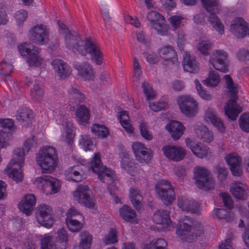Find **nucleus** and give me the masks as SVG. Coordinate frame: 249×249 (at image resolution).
<instances>
[{
	"instance_id": "obj_1",
	"label": "nucleus",
	"mask_w": 249,
	"mask_h": 249,
	"mask_svg": "<svg viewBox=\"0 0 249 249\" xmlns=\"http://www.w3.org/2000/svg\"><path fill=\"white\" fill-rule=\"evenodd\" d=\"M57 24L60 34L64 36L65 44L67 49L83 56L89 54L91 61L96 64L100 65L102 64L103 54L97 40L89 37L84 40L76 33L72 34L61 21L58 20Z\"/></svg>"
},
{
	"instance_id": "obj_2",
	"label": "nucleus",
	"mask_w": 249,
	"mask_h": 249,
	"mask_svg": "<svg viewBox=\"0 0 249 249\" xmlns=\"http://www.w3.org/2000/svg\"><path fill=\"white\" fill-rule=\"evenodd\" d=\"M34 142L33 139H27L22 148H17L14 151V157L7 165L5 171L9 177L16 182L22 180L23 175L21 170L24 162L25 152L28 153Z\"/></svg>"
},
{
	"instance_id": "obj_3",
	"label": "nucleus",
	"mask_w": 249,
	"mask_h": 249,
	"mask_svg": "<svg viewBox=\"0 0 249 249\" xmlns=\"http://www.w3.org/2000/svg\"><path fill=\"white\" fill-rule=\"evenodd\" d=\"M224 78L225 79V87L228 89V92L231 97V99L228 101L225 107V112L226 115L230 119L234 121L242 111V107L237 105L236 102L238 99V85L234 83L230 75H225Z\"/></svg>"
},
{
	"instance_id": "obj_4",
	"label": "nucleus",
	"mask_w": 249,
	"mask_h": 249,
	"mask_svg": "<svg viewBox=\"0 0 249 249\" xmlns=\"http://www.w3.org/2000/svg\"><path fill=\"white\" fill-rule=\"evenodd\" d=\"M36 161L44 173L53 172L57 165L58 158L54 148L46 146L40 149L36 157Z\"/></svg>"
},
{
	"instance_id": "obj_5",
	"label": "nucleus",
	"mask_w": 249,
	"mask_h": 249,
	"mask_svg": "<svg viewBox=\"0 0 249 249\" xmlns=\"http://www.w3.org/2000/svg\"><path fill=\"white\" fill-rule=\"evenodd\" d=\"M89 171H91L98 175L99 179L103 183L109 184L114 180V172L110 168L103 166L100 154L95 153L89 163Z\"/></svg>"
},
{
	"instance_id": "obj_6",
	"label": "nucleus",
	"mask_w": 249,
	"mask_h": 249,
	"mask_svg": "<svg viewBox=\"0 0 249 249\" xmlns=\"http://www.w3.org/2000/svg\"><path fill=\"white\" fill-rule=\"evenodd\" d=\"M176 233L183 242H192L197 236H200L203 233V226L197 223L194 228L185 222L180 220L177 225Z\"/></svg>"
},
{
	"instance_id": "obj_7",
	"label": "nucleus",
	"mask_w": 249,
	"mask_h": 249,
	"mask_svg": "<svg viewBox=\"0 0 249 249\" xmlns=\"http://www.w3.org/2000/svg\"><path fill=\"white\" fill-rule=\"evenodd\" d=\"M202 7L210 13L208 21L212 26L222 35L224 32V26L219 18L216 15L221 9L219 0H200Z\"/></svg>"
},
{
	"instance_id": "obj_8",
	"label": "nucleus",
	"mask_w": 249,
	"mask_h": 249,
	"mask_svg": "<svg viewBox=\"0 0 249 249\" xmlns=\"http://www.w3.org/2000/svg\"><path fill=\"white\" fill-rule=\"evenodd\" d=\"M53 112L56 116L57 124L64 127L66 140L67 142L70 144L74 137L75 133L74 127L70 114L66 112L64 108L56 109Z\"/></svg>"
},
{
	"instance_id": "obj_9",
	"label": "nucleus",
	"mask_w": 249,
	"mask_h": 249,
	"mask_svg": "<svg viewBox=\"0 0 249 249\" xmlns=\"http://www.w3.org/2000/svg\"><path fill=\"white\" fill-rule=\"evenodd\" d=\"M194 173L196 185L200 189L208 191L213 188L214 181L207 169L197 166L195 168Z\"/></svg>"
},
{
	"instance_id": "obj_10",
	"label": "nucleus",
	"mask_w": 249,
	"mask_h": 249,
	"mask_svg": "<svg viewBox=\"0 0 249 249\" xmlns=\"http://www.w3.org/2000/svg\"><path fill=\"white\" fill-rule=\"evenodd\" d=\"M155 191L160 199L166 205H171L175 198V193L173 186L166 180L158 181L155 185Z\"/></svg>"
},
{
	"instance_id": "obj_11",
	"label": "nucleus",
	"mask_w": 249,
	"mask_h": 249,
	"mask_svg": "<svg viewBox=\"0 0 249 249\" xmlns=\"http://www.w3.org/2000/svg\"><path fill=\"white\" fill-rule=\"evenodd\" d=\"M35 183L39 184L42 191L46 195L55 194L59 192L61 183L60 181L50 176H42L36 178Z\"/></svg>"
},
{
	"instance_id": "obj_12",
	"label": "nucleus",
	"mask_w": 249,
	"mask_h": 249,
	"mask_svg": "<svg viewBox=\"0 0 249 249\" xmlns=\"http://www.w3.org/2000/svg\"><path fill=\"white\" fill-rule=\"evenodd\" d=\"M181 112L189 117H193L197 112V103L190 95H182L177 99Z\"/></svg>"
},
{
	"instance_id": "obj_13",
	"label": "nucleus",
	"mask_w": 249,
	"mask_h": 249,
	"mask_svg": "<svg viewBox=\"0 0 249 249\" xmlns=\"http://www.w3.org/2000/svg\"><path fill=\"white\" fill-rule=\"evenodd\" d=\"M36 216L37 222L47 228H50L54 222L52 208L45 204H41L37 207Z\"/></svg>"
},
{
	"instance_id": "obj_14",
	"label": "nucleus",
	"mask_w": 249,
	"mask_h": 249,
	"mask_svg": "<svg viewBox=\"0 0 249 249\" xmlns=\"http://www.w3.org/2000/svg\"><path fill=\"white\" fill-rule=\"evenodd\" d=\"M228 54L223 50H215L210 58L209 62L213 68L221 72L228 71Z\"/></svg>"
},
{
	"instance_id": "obj_15",
	"label": "nucleus",
	"mask_w": 249,
	"mask_h": 249,
	"mask_svg": "<svg viewBox=\"0 0 249 249\" xmlns=\"http://www.w3.org/2000/svg\"><path fill=\"white\" fill-rule=\"evenodd\" d=\"M147 18L150 22L151 27L161 36L167 35L169 27L167 25L162 24L160 21L164 20V17L157 11H152L148 13Z\"/></svg>"
},
{
	"instance_id": "obj_16",
	"label": "nucleus",
	"mask_w": 249,
	"mask_h": 249,
	"mask_svg": "<svg viewBox=\"0 0 249 249\" xmlns=\"http://www.w3.org/2000/svg\"><path fill=\"white\" fill-rule=\"evenodd\" d=\"M29 34L30 39L36 44L42 45L49 40V32L46 25H36L29 31Z\"/></svg>"
},
{
	"instance_id": "obj_17",
	"label": "nucleus",
	"mask_w": 249,
	"mask_h": 249,
	"mask_svg": "<svg viewBox=\"0 0 249 249\" xmlns=\"http://www.w3.org/2000/svg\"><path fill=\"white\" fill-rule=\"evenodd\" d=\"M73 196L75 200L80 204L89 208L94 207L93 199L90 196V191L87 185H79L77 187Z\"/></svg>"
},
{
	"instance_id": "obj_18",
	"label": "nucleus",
	"mask_w": 249,
	"mask_h": 249,
	"mask_svg": "<svg viewBox=\"0 0 249 249\" xmlns=\"http://www.w3.org/2000/svg\"><path fill=\"white\" fill-rule=\"evenodd\" d=\"M121 166L122 169L132 176H135L141 173V169L139 165L133 159H130L127 153L123 152L120 154Z\"/></svg>"
},
{
	"instance_id": "obj_19",
	"label": "nucleus",
	"mask_w": 249,
	"mask_h": 249,
	"mask_svg": "<svg viewBox=\"0 0 249 249\" xmlns=\"http://www.w3.org/2000/svg\"><path fill=\"white\" fill-rule=\"evenodd\" d=\"M132 149L136 160L139 162L147 163L151 160L152 152L145 147L143 143L135 142L132 145Z\"/></svg>"
},
{
	"instance_id": "obj_20",
	"label": "nucleus",
	"mask_w": 249,
	"mask_h": 249,
	"mask_svg": "<svg viewBox=\"0 0 249 249\" xmlns=\"http://www.w3.org/2000/svg\"><path fill=\"white\" fill-rule=\"evenodd\" d=\"M66 216L65 222L71 231L77 232L82 228V223L75 219L77 216H79L80 218L82 217V215L77 210L74 208L70 209L67 213Z\"/></svg>"
},
{
	"instance_id": "obj_21",
	"label": "nucleus",
	"mask_w": 249,
	"mask_h": 249,
	"mask_svg": "<svg viewBox=\"0 0 249 249\" xmlns=\"http://www.w3.org/2000/svg\"><path fill=\"white\" fill-rule=\"evenodd\" d=\"M160 56L163 59L164 65L178 66L179 64L175 50L170 45L161 48L159 51Z\"/></svg>"
},
{
	"instance_id": "obj_22",
	"label": "nucleus",
	"mask_w": 249,
	"mask_h": 249,
	"mask_svg": "<svg viewBox=\"0 0 249 249\" xmlns=\"http://www.w3.org/2000/svg\"><path fill=\"white\" fill-rule=\"evenodd\" d=\"M162 150L166 158L175 161L182 160L186 155L185 150L180 146L166 145L162 147Z\"/></svg>"
},
{
	"instance_id": "obj_23",
	"label": "nucleus",
	"mask_w": 249,
	"mask_h": 249,
	"mask_svg": "<svg viewBox=\"0 0 249 249\" xmlns=\"http://www.w3.org/2000/svg\"><path fill=\"white\" fill-rule=\"evenodd\" d=\"M231 31L234 36L238 38L245 36L248 33V23L242 18H237L232 20Z\"/></svg>"
},
{
	"instance_id": "obj_24",
	"label": "nucleus",
	"mask_w": 249,
	"mask_h": 249,
	"mask_svg": "<svg viewBox=\"0 0 249 249\" xmlns=\"http://www.w3.org/2000/svg\"><path fill=\"white\" fill-rule=\"evenodd\" d=\"M74 68L77 71L78 74L85 80H93L94 78L95 73L91 65L87 62H75Z\"/></svg>"
},
{
	"instance_id": "obj_25",
	"label": "nucleus",
	"mask_w": 249,
	"mask_h": 249,
	"mask_svg": "<svg viewBox=\"0 0 249 249\" xmlns=\"http://www.w3.org/2000/svg\"><path fill=\"white\" fill-rule=\"evenodd\" d=\"M82 165H77L70 167L65 172V176L67 180H72L76 182L81 181L86 178L84 168Z\"/></svg>"
},
{
	"instance_id": "obj_26",
	"label": "nucleus",
	"mask_w": 249,
	"mask_h": 249,
	"mask_svg": "<svg viewBox=\"0 0 249 249\" xmlns=\"http://www.w3.org/2000/svg\"><path fill=\"white\" fill-rule=\"evenodd\" d=\"M225 160L230 166L233 176L240 177L242 175L241 169V159L237 154H230L225 157Z\"/></svg>"
},
{
	"instance_id": "obj_27",
	"label": "nucleus",
	"mask_w": 249,
	"mask_h": 249,
	"mask_svg": "<svg viewBox=\"0 0 249 249\" xmlns=\"http://www.w3.org/2000/svg\"><path fill=\"white\" fill-rule=\"evenodd\" d=\"M52 65L60 79H64L71 73L70 67L64 61L55 59L52 62Z\"/></svg>"
},
{
	"instance_id": "obj_28",
	"label": "nucleus",
	"mask_w": 249,
	"mask_h": 249,
	"mask_svg": "<svg viewBox=\"0 0 249 249\" xmlns=\"http://www.w3.org/2000/svg\"><path fill=\"white\" fill-rule=\"evenodd\" d=\"M178 205L183 211L192 213L198 214L200 212V204L193 199H188L185 198H178Z\"/></svg>"
},
{
	"instance_id": "obj_29",
	"label": "nucleus",
	"mask_w": 249,
	"mask_h": 249,
	"mask_svg": "<svg viewBox=\"0 0 249 249\" xmlns=\"http://www.w3.org/2000/svg\"><path fill=\"white\" fill-rule=\"evenodd\" d=\"M153 221L157 224H160L165 229H168L172 225L170 212L166 210H158L154 213Z\"/></svg>"
},
{
	"instance_id": "obj_30",
	"label": "nucleus",
	"mask_w": 249,
	"mask_h": 249,
	"mask_svg": "<svg viewBox=\"0 0 249 249\" xmlns=\"http://www.w3.org/2000/svg\"><path fill=\"white\" fill-rule=\"evenodd\" d=\"M182 66L184 71L190 73H195L199 71V63L195 57L188 52H185L183 55Z\"/></svg>"
},
{
	"instance_id": "obj_31",
	"label": "nucleus",
	"mask_w": 249,
	"mask_h": 249,
	"mask_svg": "<svg viewBox=\"0 0 249 249\" xmlns=\"http://www.w3.org/2000/svg\"><path fill=\"white\" fill-rule=\"evenodd\" d=\"M231 192L237 199L245 200L248 196V189L247 186L239 181L233 182L231 187Z\"/></svg>"
},
{
	"instance_id": "obj_32",
	"label": "nucleus",
	"mask_w": 249,
	"mask_h": 249,
	"mask_svg": "<svg viewBox=\"0 0 249 249\" xmlns=\"http://www.w3.org/2000/svg\"><path fill=\"white\" fill-rule=\"evenodd\" d=\"M36 204V198L34 195L28 194L25 196L24 199L19 203L18 207L20 211L30 215Z\"/></svg>"
},
{
	"instance_id": "obj_33",
	"label": "nucleus",
	"mask_w": 249,
	"mask_h": 249,
	"mask_svg": "<svg viewBox=\"0 0 249 249\" xmlns=\"http://www.w3.org/2000/svg\"><path fill=\"white\" fill-rule=\"evenodd\" d=\"M165 127L170 132L171 137L175 140H177L180 138L183 134L185 129L183 124L177 121H172Z\"/></svg>"
},
{
	"instance_id": "obj_34",
	"label": "nucleus",
	"mask_w": 249,
	"mask_h": 249,
	"mask_svg": "<svg viewBox=\"0 0 249 249\" xmlns=\"http://www.w3.org/2000/svg\"><path fill=\"white\" fill-rule=\"evenodd\" d=\"M195 132L198 138L203 139L207 142H211L213 139V134L207 127L200 123L196 124L194 127Z\"/></svg>"
},
{
	"instance_id": "obj_35",
	"label": "nucleus",
	"mask_w": 249,
	"mask_h": 249,
	"mask_svg": "<svg viewBox=\"0 0 249 249\" xmlns=\"http://www.w3.org/2000/svg\"><path fill=\"white\" fill-rule=\"evenodd\" d=\"M212 216L214 218L229 223L233 220L234 214L230 210L222 208H215L212 211Z\"/></svg>"
},
{
	"instance_id": "obj_36",
	"label": "nucleus",
	"mask_w": 249,
	"mask_h": 249,
	"mask_svg": "<svg viewBox=\"0 0 249 249\" xmlns=\"http://www.w3.org/2000/svg\"><path fill=\"white\" fill-rule=\"evenodd\" d=\"M75 116L80 124H85L89 123L90 114L89 110L85 105H80L76 108Z\"/></svg>"
},
{
	"instance_id": "obj_37",
	"label": "nucleus",
	"mask_w": 249,
	"mask_h": 249,
	"mask_svg": "<svg viewBox=\"0 0 249 249\" xmlns=\"http://www.w3.org/2000/svg\"><path fill=\"white\" fill-rule=\"evenodd\" d=\"M205 120L206 122L212 124L220 131L224 132L225 131V127L223 122L212 110H208L206 112Z\"/></svg>"
},
{
	"instance_id": "obj_38",
	"label": "nucleus",
	"mask_w": 249,
	"mask_h": 249,
	"mask_svg": "<svg viewBox=\"0 0 249 249\" xmlns=\"http://www.w3.org/2000/svg\"><path fill=\"white\" fill-rule=\"evenodd\" d=\"M69 102L73 105L77 103H83L85 101V96L78 89L71 87L68 90Z\"/></svg>"
},
{
	"instance_id": "obj_39",
	"label": "nucleus",
	"mask_w": 249,
	"mask_h": 249,
	"mask_svg": "<svg viewBox=\"0 0 249 249\" xmlns=\"http://www.w3.org/2000/svg\"><path fill=\"white\" fill-rule=\"evenodd\" d=\"M40 52L39 47L32 46V51L30 54H28L27 63L30 66H39L40 65L42 59L38 55Z\"/></svg>"
},
{
	"instance_id": "obj_40",
	"label": "nucleus",
	"mask_w": 249,
	"mask_h": 249,
	"mask_svg": "<svg viewBox=\"0 0 249 249\" xmlns=\"http://www.w3.org/2000/svg\"><path fill=\"white\" fill-rule=\"evenodd\" d=\"M119 213L121 217L127 222H133L136 216L135 211L126 205L120 208Z\"/></svg>"
},
{
	"instance_id": "obj_41",
	"label": "nucleus",
	"mask_w": 249,
	"mask_h": 249,
	"mask_svg": "<svg viewBox=\"0 0 249 249\" xmlns=\"http://www.w3.org/2000/svg\"><path fill=\"white\" fill-rule=\"evenodd\" d=\"M16 117L20 122L30 123L33 117L32 111L26 107H22L17 110Z\"/></svg>"
},
{
	"instance_id": "obj_42",
	"label": "nucleus",
	"mask_w": 249,
	"mask_h": 249,
	"mask_svg": "<svg viewBox=\"0 0 249 249\" xmlns=\"http://www.w3.org/2000/svg\"><path fill=\"white\" fill-rule=\"evenodd\" d=\"M118 120L124 130L129 134L134 131V129L129 122V116L126 111H121L118 117Z\"/></svg>"
},
{
	"instance_id": "obj_43",
	"label": "nucleus",
	"mask_w": 249,
	"mask_h": 249,
	"mask_svg": "<svg viewBox=\"0 0 249 249\" xmlns=\"http://www.w3.org/2000/svg\"><path fill=\"white\" fill-rule=\"evenodd\" d=\"M130 200L137 210L141 209L142 201V196L138 190L134 188L129 190Z\"/></svg>"
},
{
	"instance_id": "obj_44",
	"label": "nucleus",
	"mask_w": 249,
	"mask_h": 249,
	"mask_svg": "<svg viewBox=\"0 0 249 249\" xmlns=\"http://www.w3.org/2000/svg\"><path fill=\"white\" fill-rule=\"evenodd\" d=\"M92 132L99 138H106L109 134L108 129L104 124H94L91 127Z\"/></svg>"
},
{
	"instance_id": "obj_45",
	"label": "nucleus",
	"mask_w": 249,
	"mask_h": 249,
	"mask_svg": "<svg viewBox=\"0 0 249 249\" xmlns=\"http://www.w3.org/2000/svg\"><path fill=\"white\" fill-rule=\"evenodd\" d=\"M195 155L199 158H206L208 154L209 148L201 143L196 144L191 148Z\"/></svg>"
},
{
	"instance_id": "obj_46",
	"label": "nucleus",
	"mask_w": 249,
	"mask_h": 249,
	"mask_svg": "<svg viewBox=\"0 0 249 249\" xmlns=\"http://www.w3.org/2000/svg\"><path fill=\"white\" fill-rule=\"evenodd\" d=\"M80 249H90L92 243V237L88 231H82L80 234Z\"/></svg>"
},
{
	"instance_id": "obj_47",
	"label": "nucleus",
	"mask_w": 249,
	"mask_h": 249,
	"mask_svg": "<svg viewBox=\"0 0 249 249\" xmlns=\"http://www.w3.org/2000/svg\"><path fill=\"white\" fill-rule=\"evenodd\" d=\"M44 91L41 86L35 83L30 90V96L32 99L36 102H40L43 100Z\"/></svg>"
},
{
	"instance_id": "obj_48",
	"label": "nucleus",
	"mask_w": 249,
	"mask_h": 249,
	"mask_svg": "<svg viewBox=\"0 0 249 249\" xmlns=\"http://www.w3.org/2000/svg\"><path fill=\"white\" fill-rule=\"evenodd\" d=\"M13 68L14 66L11 63L2 61L0 62V75L11 81V74L13 71Z\"/></svg>"
},
{
	"instance_id": "obj_49",
	"label": "nucleus",
	"mask_w": 249,
	"mask_h": 249,
	"mask_svg": "<svg viewBox=\"0 0 249 249\" xmlns=\"http://www.w3.org/2000/svg\"><path fill=\"white\" fill-rule=\"evenodd\" d=\"M57 234L56 243L60 245V249H66L68 242V235L66 231L64 228H61L58 231Z\"/></svg>"
},
{
	"instance_id": "obj_50",
	"label": "nucleus",
	"mask_w": 249,
	"mask_h": 249,
	"mask_svg": "<svg viewBox=\"0 0 249 249\" xmlns=\"http://www.w3.org/2000/svg\"><path fill=\"white\" fill-rule=\"evenodd\" d=\"M79 143L85 151L92 150L94 147L93 141L89 135L81 136Z\"/></svg>"
},
{
	"instance_id": "obj_51",
	"label": "nucleus",
	"mask_w": 249,
	"mask_h": 249,
	"mask_svg": "<svg viewBox=\"0 0 249 249\" xmlns=\"http://www.w3.org/2000/svg\"><path fill=\"white\" fill-rule=\"evenodd\" d=\"M142 88L147 101H150L155 98L156 93L150 84L146 82H144L142 83Z\"/></svg>"
},
{
	"instance_id": "obj_52",
	"label": "nucleus",
	"mask_w": 249,
	"mask_h": 249,
	"mask_svg": "<svg viewBox=\"0 0 249 249\" xmlns=\"http://www.w3.org/2000/svg\"><path fill=\"white\" fill-rule=\"evenodd\" d=\"M220 81L219 75L213 71L210 72L208 77L203 81L205 85L209 87H215Z\"/></svg>"
},
{
	"instance_id": "obj_53",
	"label": "nucleus",
	"mask_w": 249,
	"mask_h": 249,
	"mask_svg": "<svg viewBox=\"0 0 249 249\" xmlns=\"http://www.w3.org/2000/svg\"><path fill=\"white\" fill-rule=\"evenodd\" d=\"M239 124L243 131L249 132V113H244L240 116Z\"/></svg>"
},
{
	"instance_id": "obj_54",
	"label": "nucleus",
	"mask_w": 249,
	"mask_h": 249,
	"mask_svg": "<svg viewBox=\"0 0 249 249\" xmlns=\"http://www.w3.org/2000/svg\"><path fill=\"white\" fill-rule=\"evenodd\" d=\"M117 242V231L115 229L110 228L107 235L104 240V243L107 245L114 244Z\"/></svg>"
},
{
	"instance_id": "obj_55",
	"label": "nucleus",
	"mask_w": 249,
	"mask_h": 249,
	"mask_svg": "<svg viewBox=\"0 0 249 249\" xmlns=\"http://www.w3.org/2000/svg\"><path fill=\"white\" fill-rule=\"evenodd\" d=\"M167 243L162 238L158 239L153 245H144L143 249H166Z\"/></svg>"
},
{
	"instance_id": "obj_56",
	"label": "nucleus",
	"mask_w": 249,
	"mask_h": 249,
	"mask_svg": "<svg viewBox=\"0 0 249 249\" xmlns=\"http://www.w3.org/2000/svg\"><path fill=\"white\" fill-rule=\"evenodd\" d=\"M51 236L48 235L41 240V249H58L51 242Z\"/></svg>"
},
{
	"instance_id": "obj_57",
	"label": "nucleus",
	"mask_w": 249,
	"mask_h": 249,
	"mask_svg": "<svg viewBox=\"0 0 249 249\" xmlns=\"http://www.w3.org/2000/svg\"><path fill=\"white\" fill-rule=\"evenodd\" d=\"M211 45L209 41H201L197 45V49L202 54L208 55Z\"/></svg>"
},
{
	"instance_id": "obj_58",
	"label": "nucleus",
	"mask_w": 249,
	"mask_h": 249,
	"mask_svg": "<svg viewBox=\"0 0 249 249\" xmlns=\"http://www.w3.org/2000/svg\"><path fill=\"white\" fill-rule=\"evenodd\" d=\"M195 83L196 84V89L199 96L204 99L210 100L211 98L210 94H208L207 92L203 89L199 81L197 79H196L195 80Z\"/></svg>"
},
{
	"instance_id": "obj_59",
	"label": "nucleus",
	"mask_w": 249,
	"mask_h": 249,
	"mask_svg": "<svg viewBox=\"0 0 249 249\" xmlns=\"http://www.w3.org/2000/svg\"><path fill=\"white\" fill-rule=\"evenodd\" d=\"M0 127L11 131L15 127L14 122L12 119L0 118Z\"/></svg>"
},
{
	"instance_id": "obj_60",
	"label": "nucleus",
	"mask_w": 249,
	"mask_h": 249,
	"mask_svg": "<svg viewBox=\"0 0 249 249\" xmlns=\"http://www.w3.org/2000/svg\"><path fill=\"white\" fill-rule=\"evenodd\" d=\"M32 46L34 45L32 44L28 45L26 43L19 45L18 49L20 55L22 56H25L30 54L32 51Z\"/></svg>"
},
{
	"instance_id": "obj_61",
	"label": "nucleus",
	"mask_w": 249,
	"mask_h": 249,
	"mask_svg": "<svg viewBox=\"0 0 249 249\" xmlns=\"http://www.w3.org/2000/svg\"><path fill=\"white\" fill-rule=\"evenodd\" d=\"M14 17L18 24H22L27 18L28 13L25 10L21 9L16 12Z\"/></svg>"
},
{
	"instance_id": "obj_62",
	"label": "nucleus",
	"mask_w": 249,
	"mask_h": 249,
	"mask_svg": "<svg viewBox=\"0 0 249 249\" xmlns=\"http://www.w3.org/2000/svg\"><path fill=\"white\" fill-rule=\"evenodd\" d=\"M183 19V18L181 16L174 15L171 16L168 18V21L171 25L176 30L180 26V23Z\"/></svg>"
},
{
	"instance_id": "obj_63",
	"label": "nucleus",
	"mask_w": 249,
	"mask_h": 249,
	"mask_svg": "<svg viewBox=\"0 0 249 249\" xmlns=\"http://www.w3.org/2000/svg\"><path fill=\"white\" fill-rule=\"evenodd\" d=\"M220 196L222 197L223 203L224 204V206L229 208V209H231L233 207V203L231 199V197L229 196L228 193H222L220 194Z\"/></svg>"
},
{
	"instance_id": "obj_64",
	"label": "nucleus",
	"mask_w": 249,
	"mask_h": 249,
	"mask_svg": "<svg viewBox=\"0 0 249 249\" xmlns=\"http://www.w3.org/2000/svg\"><path fill=\"white\" fill-rule=\"evenodd\" d=\"M236 56L240 61L249 62V51L245 49L240 50L237 53Z\"/></svg>"
}]
</instances>
